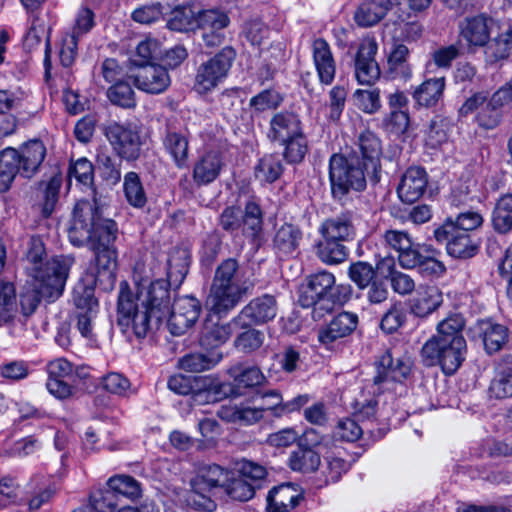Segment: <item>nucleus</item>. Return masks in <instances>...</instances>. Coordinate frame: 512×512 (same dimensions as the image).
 I'll list each match as a JSON object with an SVG mask.
<instances>
[{"instance_id": "1", "label": "nucleus", "mask_w": 512, "mask_h": 512, "mask_svg": "<svg viewBox=\"0 0 512 512\" xmlns=\"http://www.w3.org/2000/svg\"><path fill=\"white\" fill-rule=\"evenodd\" d=\"M118 227L114 220L103 217L97 200L76 203L68 237L73 246H88L95 255V284L103 290L113 289L116 281Z\"/></svg>"}, {"instance_id": "2", "label": "nucleus", "mask_w": 512, "mask_h": 512, "mask_svg": "<svg viewBox=\"0 0 512 512\" xmlns=\"http://www.w3.org/2000/svg\"><path fill=\"white\" fill-rule=\"evenodd\" d=\"M171 285L164 279L142 280L132 292L122 281L117 302V325L121 331L140 340L157 330L170 312Z\"/></svg>"}, {"instance_id": "3", "label": "nucleus", "mask_w": 512, "mask_h": 512, "mask_svg": "<svg viewBox=\"0 0 512 512\" xmlns=\"http://www.w3.org/2000/svg\"><path fill=\"white\" fill-rule=\"evenodd\" d=\"M73 262L69 256H56L45 269L32 270V283L20 294L24 315L32 314L42 299L53 302L62 295Z\"/></svg>"}, {"instance_id": "4", "label": "nucleus", "mask_w": 512, "mask_h": 512, "mask_svg": "<svg viewBox=\"0 0 512 512\" xmlns=\"http://www.w3.org/2000/svg\"><path fill=\"white\" fill-rule=\"evenodd\" d=\"M243 277L244 273L236 259L222 261L215 270L206 300L207 307L218 315H226L233 310L249 291Z\"/></svg>"}, {"instance_id": "5", "label": "nucleus", "mask_w": 512, "mask_h": 512, "mask_svg": "<svg viewBox=\"0 0 512 512\" xmlns=\"http://www.w3.org/2000/svg\"><path fill=\"white\" fill-rule=\"evenodd\" d=\"M367 177L377 181L369 173L356 154L344 156L333 154L329 160V181L334 200L344 203L351 192H361L366 188Z\"/></svg>"}, {"instance_id": "6", "label": "nucleus", "mask_w": 512, "mask_h": 512, "mask_svg": "<svg viewBox=\"0 0 512 512\" xmlns=\"http://www.w3.org/2000/svg\"><path fill=\"white\" fill-rule=\"evenodd\" d=\"M351 296L350 287L336 285L335 276L328 271H319L306 278L300 288L299 303L302 307H314L331 311L334 305H343Z\"/></svg>"}, {"instance_id": "7", "label": "nucleus", "mask_w": 512, "mask_h": 512, "mask_svg": "<svg viewBox=\"0 0 512 512\" xmlns=\"http://www.w3.org/2000/svg\"><path fill=\"white\" fill-rule=\"evenodd\" d=\"M465 352L464 338L428 340L421 349V357L424 365H439L446 375H451L460 367Z\"/></svg>"}, {"instance_id": "8", "label": "nucleus", "mask_w": 512, "mask_h": 512, "mask_svg": "<svg viewBox=\"0 0 512 512\" xmlns=\"http://www.w3.org/2000/svg\"><path fill=\"white\" fill-rule=\"evenodd\" d=\"M231 477V471L217 464H206L198 468L197 474L191 479L190 501L200 510L213 511L216 507L208 495L214 488H224Z\"/></svg>"}, {"instance_id": "9", "label": "nucleus", "mask_w": 512, "mask_h": 512, "mask_svg": "<svg viewBox=\"0 0 512 512\" xmlns=\"http://www.w3.org/2000/svg\"><path fill=\"white\" fill-rule=\"evenodd\" d=\"M102 132L113 152L121 160L126 162L139 160L144 141L137 125L111 121L103 125Z\"/></svg>"}, {"instance_id": "10", "label": "nucleus", "mask_w": 512, "mask_h": 512, "mask_svg": "<svg viewBox=\"0 0 512 512\" xmlns=\"http://www.w3.org/2000/svg\"><path fill=\"white\" fill-rule=\"evenodd\" d=\"M236 57L235 50L226 46L197 69L194 89L204 94L216 88L227 76Z\"/></svg>"}, {"instance_id": "11", "label": "nucleus", "mask_w": 512, "mask_h": 512, "mask_svg": "<svg viewBox=\"0 0 512 512\" xmlns=\"http://www.w3.org/2000/svg\"><path fill=\"white\" fill-rule=\"evenodd\" d=\"M73 303L76 308V327L79 333L90 341L94 340L93 323L98 312L94 288L78 283L73 289Z\"/></svg>"}, {"instance_id": "12", "label": "nucleus", "mask_w": 512, "mask_h": 512, "mask_svg": "<svg viewBox=\"0 0 512 512\" xmlns=\"http://www.w3.org/2000/svg\"><path fill=\"white\" fill-rule=\"evenodd\" d=\"M376 375L373 377V394H381L388 385L401 382L410 374L411 362L408 358H394L389 350L379 356L376 363Z\"/></svg>"}, {"instance_id": "13", "label": "nucleus", "mask_w": 512, "mask_h": 512, "mask_svg": "<svg viewBox=\"0 0 512 512\" xmlns=\"http://www.w3.org/2000/svg\"><path fill=\"white\" fill-rule=\"evenodd\" d=\"M434 237L439 243H446L447 253L460 259L471 258L478 252V244L466 231L455 230L453 220H446L434 230Z\"/></svg>"}, {"instance_id": "14", "label": "nucleus", "mask_w": 512, "mask_h": 512, "mask_svg": "<svg viewBox=\"0 0 512 512\" xmlns=\"http://www.w3.org/2000/svg\"><path fill=\"white\" fill-rule=\"evenodd\" d=\"M360 224L361 215L356 208L344 209L340 213L323 220L318 232L321 237L348 242L355 239Z\"/></svg>"}, {"instance_id": "15", "label": "nucleus", "mask_w": 512, "mask_h": 512, "mask_svg": "<svg viewBox=\"0 0 512 512\" xmlns=\"http://www.w3.org/2000/svg\"><path fill=\"white\" fill-rule=\"evenodd\" d=\"M278 313L276 298L270 294L255 297L232 318L235 327L262 325L273 320Z\"/></svg>"}, {"instance_id": "16", "label": "nucleus", "mask_w": 512, "mask_h": 512, "mask_svg": "<svg viewBox=\"0 0 512 512\" xmlns=\"http://www.w3.org/2000/svg\"><path fill=\"white\" fill-rule=\"evenodd\" d=\"M201 312L200 302L192 296H182L174 300L170 307L167 327L174 336L183 335L198 320Z\"/></svg>"}, {"instance_id": "17", "label": "nucleus", "mask_w": 512, "mask_h": 512, "mask_svg": "<svg viewBox=\"0 0 512 512\" xmlns=\"http://www.w3.org/2000/svg\"><path fill=\"white\" fill-rule=\"evenodd\" d=\"M495 21L485 13L463 18L458 24L459 37L469 49L483 48L488 44Z\"/></svg>"}, {"instance_id": "18", "label": "nucleus", "mask_w": 512, "mask_h": 512, "mask_svg": "<svg viewBox=\"0 0 512 512\" xmlns=\"http://www.w3.org/2000/svg\"><path fill=\"white\" fill-rule=\"evenodd\" d=\"M16 164L20 169V176L31 179L41 169L47 155L45 144L39 139L29 140L19 146L12 148Z\"/></svg>"}, {"instance_id": "19", "label": "nucleus", "mask_w": 512, "mask_h": 512, "mask_svg": "<svg viewBox=\"0 0 512 512\" xmlns=\"http://www.w3.org/2000/svg\"><path fill=\"white\" fill-rule=\"evenodd\" d=\"M440 251L430 244H417L413 254L405 259V269H417L424 277H441L446 267L438 259Z\"/></svg>"}, {"instance_id": "20", "label": "nucleus", "mask_w": 512, "mask_h": 512, "mask_svg": "<svg viewBox=\"0 0 512 512\" xmlns=\"http://www.w3.org/2000/svg\"><path fill=\"white\" fill-rule=\"evenodd\" d=\"M377 43L373 39L361 42L355 58V77L361 85H373L380 77V68L375 60Z\"/></svg>"}, {"instance_id": "21", "label": "nucleus", "mask_w": 512, "mask_h": 512, "mask_svg": "<svg viewBox=\"0 0 512 512\" xmlns=\"http://www.w3.org/2000/svg\"><path fill=\"white\" fill-rule=\"evenodd\" d=\"M134 84L139 89L149 94H160L170 85V76L162 65H143L138 67L133 76Z\"/></svg>"}, {"instance_id": "22", "label": "nucleus", "mask_w": 512, "mask_h": 512, "mask_svg": "<svg viewBox=\"0 0 512 512\" xmlns=\"http://www.w3.org/2000/svg\"><path fill=\"white\" fill-rule=\"evenodd\" d=\"M300 116L293 111H279L269 121L267 137L271 142L279 143L303 132Z\"/></svg>"}, {"instance_id": "23", "label": "nucleus", "mask_w": 512, "mask_h": 512, "mask_svg": "<svg viewBox=\"0 0 512 512\" xmlns=\"http://www.w3.org/2000/svg\"><path fill=\"white\" fill-rule=\"evenodd\" d=\"M358 325V316L352 312H341L318 331V340L323 345H330L338 339L349 336Z\"/></svg>"}, {"instance_id": "24", "label": "nucleus", "mask_w": 512, "mask_h": 512, "mask_svg": "<svg viewBox=\"0 0 512 512\" xmlns=\"http://www.w3.org/2000/svg\"><path fill=\"white\" fill-rule=\"evenodd\" d=\"M427 173L421 167H410L403 174L397 193L401 201L413 203L426 191Z\"/></svg>"}, {"instance_id": "25", "label": "nucleus", "mask_w": 512, "mask_h": 512, "mask_svg": "<svg viewBox=\"0 0 512 512\" xmlns=\"http://www.w3.org/2000/svg\"><path fill=\"white\" fill-rule=\"evenodd\" d=\"M312 54L320 83L332 84L336 73V64L328 42L323 38L315 39L312 44Z\"/></svg>"}, {"instance_id": "26", "label": "nucleus", "mask_w": 512, "mask_h": 512, "mask_svg": "<svg viewBox=\"0 0 512 512\" xmlns=\"http://www.w3.org/2000/svg\"><path fill=\"white\" fill-rule=\"evenodd\" d=\"M443 303V294L435 285H421L410 300V311L417 317H427Z\"/></svg>"}, {"instance_id": "27", "label": "nucleus", "mask_w": 512, "mask_h": 512, "mask_svg": "<svg viewBox=\"0 0 512 512\" xmlns=\"http://www.w3.org/2000/svg\"><path fill=\"white\" fill-rule=\"evenodd\" d=\"M223 166V160L217 152H207L194 162L192 179L197 186L209 185L219 177Z\"/></svg>"}, {"instance_id": "28", "label": "nucleus", "mask_w": 512, "mask_h": 512, "mask_svg": "<svg viewBox=\"0 0 512 512\" xmlns=\"http://www.w3.org/2000/svg\"><path fill=\"white\" fill-rule=\"evenodd\" d=\"M358 147L361 154L360 161L369 173L377 180L380 170V156L382 154L379 138L370 130L363 131L358 137Z\"/></svg>"}, {"instance_id": "29", "label": "nucleus", "mask_w": 512, "mask_h": 512, "mask_svg": "<svg viewBox=\"0 0 512 512\" xmlns=\"http://www.w3.org/2000/svg\"><path fill=\"white\" fill-rule=\"evenodd\" d=\"M392 0H363L354 13L360 27H371L379 23L392 9Z\"/></svg>"}, {"instance_id": "30", "label": "nucleus", "mask_w": 512, "mask_h": 512, "mask_svg": "<svg viewBox=\"0 0 512 512\" xmlns=\"http://www.w3.org/2000/svg\"><path fill=\"white\" fill-rule=\"evenodd\" d=\"M300 495L290 484L273 487L267 495V512H289L299 503Z\"/></svg>"}, {"instance_id": "31", "label": "nucleus", "mask_w": 512, "mask_h": 512, "mask_svg": "<svg viewBox=\"0 0 512 512\" xmlns=\"http://www.w3.org/2000/svg\"><path fill=\"white\" fill-rule=\"evenodd\" d=\"M264 411L265 408L251 407L244 404L225 405L220 407L217 415L227 422L252 425L263 418Z\"/></svg>"}, {"instance_id": "32", "label": "nucleus", "mask_w": 512, "mask_h": 512, "mask_svg": "<svg viewBox=\"0 0 512 512\" xmlns=\"http://www.w3.org/2000/svg\"><path fill=\"white\" fill-rule=\"evenodd\" d=\"M489 395L495 399L512 397V357L506 356L498 364L489 386Z\"/></svg>"}, {"instance_id": "33", "label": "nucleus", "mask_w": 512, "mask_h": 512, "mask_svg": "<svg viewBox=\"0 0 512 512\" xmlns=\"http://www.w3.org/2000/svg\"><path fill=\"white\" fill-rule=\"evenodd\" d=\"M262 399L264 403L259 408H265V411H272L275 417H281L297 411L308 402L307 395H298L291 400L283 401L282 396L276 390L264 393Z\"/></svg>"}, {"instance_id": "34", "label": "nucleus", "mask_w": 512, "mask_h": 512, "mask_svg": "<svg viewBox=\"0 0 512 512\" xmlns=\"http://www.w3.org/2000/svg\"><path fill=\"white\" fill-rule=\"evenodd\" d=\"M165 151L171 156L178 169H184L188 165L189 141L188 138L177 131L167 130L163 137Z\"/></svg>"}, {"instance_id": "35", "label": "nucleus", "mask_w": 512, "mask_h": 512, "mask_svg": "<svg viewBox=\"0 0 512 512\" xmlns=\"http://www.w3.org/2000/svg\"><path fill=\"white\" fill-rule=\"evenodd\" d=\"M382 243L398 253L399 264L403 267L405 259L413 254L417 244H414L412 237L407 231L388 229L381 235Z\"/></svg>"}, {"instance_id": "36", "label": "nucleus", "mask_w": 512, "mask_h": 512, "mask_svg": "<svg viewBox=\"0 0 512 512\" xmlns=\"http://www.w3.org/2000/svg\"><path fill=\"white\" fill-rule=\"evenodd\" d=\"M445 90V78H430L417 86L413 98L419 106L431 108L438 104Z\"/></svg>"}, {"instance_id": "37", "label": "nucleus", "mask_w": 512, "mask_h": 512, "mask_svg": "<svg viewBox=\"0 0 512 512\" xmlns=\"http://www.w3.org/2000/svg\"><path fill=\"white\" fill-rule=\"evenodd\" d=\"M302 240V231L291 223H284L275 233L273 247L279 255H291L299 247Z\"/></svg>"}, {"instance_id": "38", "label": "nucleus", "mask_w": 512, "mask_h": 512, "mask_svg": "<svg viewBox=\"0 0 512 512\" xmlns=\"http://www.w3.org/2000/svg\"><path fill=\"white\" fill-rule=\"evenodd\" d=\"M481 336L487 353L492 354L501 350L509 339V330L506 326L484 321L481 323Z\"/></svg>"}, {"instance_id": "39", "label": "nucleus", "mask_w": 512, "mask_h": 512, "mask_svg": "<svg viewBox=\"0 0 512 512\" xmlns=\"http://www.w3.org/2000/svg\"><path fill=\"white\" fill-rule=\"evenodd\" d=\"M198 8L194 4H183L174 8L167 21L170 30L187 32L196 29Z\"/></svg>"}, {"instance_id": "40", "label": "nucleus", "mask_w": 512, "mask_h": 512, "mask_svg": "<svg viewBox=\"0 0 512 512\" xmlns=\"http://www.w3.org/2000/svg\"><path fill=\"white\" fill-rule=\"evenodd\" d=\"M228 374L238 388H254L266 381L261 369L257 366H249L238 363L229 368Z\"/></svg>"}, {"instance_id": "41", "label": "nucleus", "mask_w": 512, "mask_h": 512, "mask_svg": "<svg viewBox=\"0 0 512 512\" xmlns=\"http://www.w3.org/2000/svg\"><path fill=\"white\" fill-rule=\"evenodd\" d=\"M344 241L322 237L317 245V256L328 265L344 262L348 257V249L343 244Z\"/></svg>"}, {"instance_id": "42", "label": "nucleus", "mask_w": 512, "mask_h": 512, "mask_svg": "<svg viewBox=\"0 0 512 512\" xmlns=\"http://www.w3.org/2000/svg\"><path fill=\"white\" fill-rule=\"evenodd\" d=\"M190 255L186 249H174L167 260V280L169 283L179 285L183 282L189 269Z\"/></svg>"}, {"instance_id": "43", "label": "nucleus", "mask_w": 512, "mask_h": 512, "mask_svg": "<svg viewBox=\"0 0 512 512\" xmlns=\"http://www.w3.org/2000/svg\"><path fill=\"white\" fill-rule=\"evenodd\" d=\"M242 330L234 339V347L244 353L251 354L259 350L265 342V333L262 330L246 325L245 327H235Z\"/></svg>"}, {"instance_id": "44", "label": "nucleus", "mask_w": 512, "mask_h": 512, "mask_svg": "<svg viewBox=\"0 0 512 512\" xmlns=\"http://www.w3.org/2000/svg\"><path fill=\"white\" fill-rule=\"evenodd\" d=\"M123 191L127 202L134 208H143L146 205L147 196L137 172L129 171L124 175Z\"/></svg>"}, {"instance_id": "45", "label": "nucleus", "mask_w": 512, "mask_h": 512, "mask_svg": "<svg viewBox=\"0 0 512 512\" xmlns=\"http://www.w3.org/2000/svg\"><path fill=\"white\" fill-rule=\"evenodd\" d=\"M492 226L500 234L512 230V194L503 195L492 212Z\"/></svg>"}, {"instance_id": "46", "label": "nucleus", "mask_w": 512, "mask_h": 512, "mask_svg": "<svg viewBox=\"0 0 512 512\" xmlns=\"http://www.w3.org/2000/svg\"><path fill=\"white\" fill-rule=\"evenodd\" d=\"M483 48L488 63L506 59L512 48V29L509 28L494 38L490 37L488 44Z\"/></svg>"}, {"instance_id": "47", "label": "nucleus", "mask_w": 512, "mask_h": 512, "mask_svg": "<svg viewBox=\"0 0 512 512\" xmlns=\"http://www.w3.org/2000/svg\"><path fill=\"white\" fill-rule=\"evenodd\" d=\"M163 47L159 40L155 38H146L136 47L135 58L132 63L137 67L143 65H154L156 61L162 59Z\"/></svg>"}, {"instance_id": "48", "label": "nucleus", "mask_w": 512, "mask_h": 512, "mask_svg": "<svg viewBox=\"0 0 512 512\" xmlns=\"http://www.w3.org/2000/svg\"><path fill=\"white\" fill-rule=\"evenodd\" d=\"M321 463L320 455L311 448L298 446L289 458V466L293 471L314 472Z\"/></svg>"}, {"instance_id": "49", "label": "nucleus", "mask_w": 512, "mask_h": 512, "mask_svg": "<svg viewBox=\"0 0 512 512\" xmlns=\"http://www.w3.org/2000/svg\"><path fill=\"white\" fill-rule=\"evenodd\" d=\"M278 144L284 147L282 155L289 164L301 163L308 152V140L304 131Z\"/></svg>"}, {"instance_id": "50", "label": "nucleus", "mask_w": 512, "mask_h": 512, "mask_svg": "<svg viewBox=\"0 0 512 512\" xmlns=\"http://www.w3.org/2000/svg\"><path fill=\"white\" fill-rule=\"evenodd\" d=\"M107 485L114 492V494H117L118 500L119 497L135 500L138 499L142 494L140 483L128 475H117L111 477L108 480Z\"/></svg>"}, {"instance_id": "51", "label": "nucleus", "mask_w": 512, "mask_h": 512, "mask_svg": "<svg viewBox=\"0 0 512 512\" xmlns=\"http://www.w3.org/2000/svg\"><path fill=\"white\" fill-rule=\"evenodd\" d=\"M121 161H116L105 151L98 152L96 165L102 180L110 185H117L121 180Z\"/></svg>"}, {"instance_id": "52", "label": "nucleus", "mask_w": 512, "mask_h": 512, "mask_svg": "<svg viewBox=\"0 0 512 512\" xmlns=\"http://www.w3.org/2000/svg\"><path fill=\"white\" fill-rule=\"evenodd\" d=\"M17 174H20L19 166L16 164L14 152L7 147L0 152V192L10 189Z\"/></svg>"}, {"instance_id": "53", "label": "nucleus", "mask_w": 512, "mask_h": 512, "mask_svg": "<svg viewBox=\"0 0 512 512\" xmlns=\"http://www.w3.org/2000/svg\"><path fill=\"white\" fill-rule=\"evenodd\" d=\"M241 225H243L245 234L254 238L260 235L263 226V214L257 203L253 201L246 203Z\"/></svg>"}, {"instance_id": "54", "label": "nucleus", "mask_w": 512, "mask_h": 512, "mask_svg": "<svg viewBox=\"0 0 512 512\" xmlns=\"http://www.w3.org/2000/svg\"><path fill=\"white\" fill-rule=\"evenodd\" d=\"M235 328L232 320L226 324L206 326L201 336V344L206 347H217L224 344L231 337Z\"/></svg>"}, {"instance_id": "55", "label": "nucleus", "mask_w": 512, "mask_h": 512, "mask_svg": "<svg viewBox=\"0 0 512 512\" xmlns=\"http://www.w3.org/2000/svg\"><path fill=\"white\" fill-rule=\"evenodd\" d=\"M283 173L281 160L273 154L265 155L255 167L256 177L268 183L276 181Z\"/></svg>"}, {"instance_id": "56", "label": "nucleus", "mask_w": 512, "mask_h": 512, "mask_svg": "<svg viewBox=\"0 0 512 512\" xmlns=\"http://www.w3.org/2000/svg\"><path fill=\"white\" fill-rule=\"evenodd\" d=\"M224 489L228 496L238 501H248L255 494V487L241 476H236L234 471H231V477L224 485Z\"/></svg>"}, {"instance_id": "57", "label": "nucleus", "mask_w": 512, "mask_h": 512, "mask_svg": "<svg viewBox=\"0 0 512 512\" xmlns=\"http://www.w3.org/2000/svg\"><path fill=\"white\" fill-rule=\"evenodd\" d=\"M465 322L461 315L452 314L447 318L443 319L437 325L438 334L430 340H451L454 338H464L462 336V329L464 328Z\"/></svg>"}, {"instance_id": "58", "label": "nucleus", "mask_w": 512, "mask_h": 512, "mask_svg": "<svg viewBox=\"0 0 512 512\" xmlns=\"http://www.w3.org/2000/svg\"><path fill=\"white\" fill-rule=\"evenodd\" d=\"M230 20L226 13L216 10H204L198 9L197 26L199 30H224Z\"/></svg>"}, {"instance_id": "59", "label": "nucleus", "mask_w": 512, "mask_h": 512, "mask_svg": "<svg viewBox=\"0 0 512 512\" xmlns=\"http://www.w3.org/2000/svg\"><path fill=\"white\" fill-rule=\"evenodd\" d=\"M16 309V294L12 283L0 281V326L9 322Z\"/></svg>"}, {"instance_id": "60", "label": "nucleus", "mask_w": 512, "mask_h": 512, "mask_svg": "<svg viewBox=\"0 0 512 512\" xmlns=\"http://www.w3.org/2000/svg\"><path fill=\"white\" fill-rule=\"evenodd\" d=\"M46 255L45 246L43 240L40 236H31L28 241V247L26 252V261L29 263V266L26 267L29 275H32V270L36 269H45L47 265L54 259L47 261L45 264H42V260Z\"/></svg>"}, {"instance_id": "61", "label": "nucleus", "mask_w": 512, "mask_h": 512, "mask_svg": "<svg viewBox=\"0 0 512 512\" xmlns=\"http://www.w3.org/2000/svg\"><path fill=\"white\" fill-rule=\"evenodd\" d=\"M109 100L122 108H133L136 105L135 93L127 82H116L107 91Z\"/></svg>"}, {"instance_id": "62", "label": "nucleus", "mask_w": 512, "mask_h": 512, "mask_svg": "<svg viewBox=\"0 0 512 512\" xmlns=\"http://www.w3.org/2000/svg\"><path fill=\"white\" fill-rule=\"evenodd\" d=\"M449 122L441 116H435L429 124L426 132L425 143L430 148H437L448 139Z\"/></svg>"}, {"instance_id": "63", "label": "nucleus", "mask_w": 512, "mask_h": 512, "mask_svg": "<svg viewBox=\"0 0 512 512\" xmlns=\"http://www.w3.org/2000/svg\"><path fill=\"white\" fill-rule=\"evenodd\" d=\"M503 119V112L498 109L489 100L474 117L475 123L483 130H493L497 128Z\"/></svg>"}, {"instance_id": "64", "label": "nucleus", "mask_w": 512, "mask_h": 512, "mask_svg": "<svg viewBox=\"0 0 512 512\" xmlns=\"http://www.w3.org/2000/svg\"><path fill=\"white\" fill-rule=\"evenodd\" d=\"M363 434V428L353 418L340 419L333 429V437L344 442H355Z\"/></svg>"}]
</instances>
